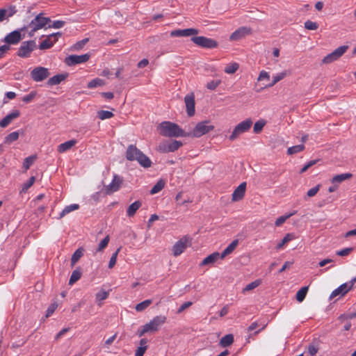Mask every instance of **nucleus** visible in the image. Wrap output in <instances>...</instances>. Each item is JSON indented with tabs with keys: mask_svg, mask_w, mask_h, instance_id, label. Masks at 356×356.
<instances>
[{
	"mask_svg": "<svg viewBox=\"0 0 356 356\" xmlns=\"http://www.w3.org/2000/svg\"><path fill=\"white\" fill-rule=\"evenodd\" d=\"M122 179L120 177L115 175L113 179L108 185L106 187V191L108 194H111L117 191H118L120 188L122 184Z\"/></svg>",
	"mask_w": 356,
	"mask_h": 356,
	"instance_id": "nucleus-19",
	"label": "nucleus"
},
{
	"mask_svg": "<svg viewBox=\"0 0 356 356\" xmlns=\"http://www.w3.org/2000/svg\"><path fill=\"white\" fill-rule=\"evenodd\" d=\"M348 49V45H343L334 49L332 52L327 54L322 60L324 64H330L334 61L339 60Z\"/></svg>",
	"mask_w": 356,
	"mask_h": 356,
	"instance_id": "nucleus-7",
	"label": "nucleus"
},
{
	"mask_svg": "<svg viewBox=\"0 0 356 356\" xmlns=\"http://www.w3.org/2000/svg\"><path fill=\"white\" fill-rule=\"evenodd\" d=\"M348 49V45H343L334 49L332 52L327 54L322 60L324 64H330L334 61L339 60Z\"/></svg>",
	"mask_w": 356,
	"mask_h": 356,
	"instance_id": "nucleus-8",
	"label": "nucleus"
},
{
	"mask_svg": "<svg viewBox=\"0 0 356 356\" xmlns=\"http://www.w3.org/2000/svg\"><path fill=\"white\" fill-rule=\"evenodd\" d=\"M97 116L99 119L104 120L110 119L113 116V113L108 111H100L97 113Z\"/></svg>",
	"mask_w": 356,
	"mask_h": 356,
	"instance_id": "nucleus-46",
	"label": "nucleus"
},
{
	"mask_svg": "<svg viewBox=\"0 0 356 356\" xmlns=\"http://www.w3.org/2000/svg\"><path fill=\"white\" fill-rule=\"evenodd\" d=\"M21 40V33L19 31H14L7 35L4 41L8 44H15L19 42Z\"/></svg>",
	"mask_w": 356,
	"mask_h": 356,
	"instance_id": "nucleus-21",
	"label": "nucleus"
},
{
	"mask_svg": "<svg viewBox=\"0 0 356 356\" xmlns=\"http://www.w3.org/2000/svg\"><path fill=\"white\" fill-rule=\"evenodd\" d=\"M105 85V81L101 79L96 78L90 81L88 83V88H94L99 86H103Z\"/></svg>",
	"mask_w": 356,
	"mask_h": 356,
	"instance_id": "nucleus-35",
	"label": "nucleus"
},
{
	"mask_svg": "<svg viewBox=\"0 0 356 356\" xmlns=\"http://www.w3.org/2000/svg\"><path fill=\"white\" fill-rule=\"evenodd\" d=\"M35 181V177L33 176L31 177L29 181H27L22 185L20 193H26L27 190L33 185Z\"/></svg>",
	"mask_w": 356,
	"mask_h": 356,
	"instance_id": "nucleus-40",
	"label": "nucleus"
},
{
	"mask_svg": "<svg viewBox=\"0 0 356 356\" xmlns=\"http://www.w3.org/2000/svg\"><path fill=\"white\" fill-rule=\"evenodd\" d=\"M308 289L309 286H303L297 292L296 300L298 302H301L304 300L307 293Z\"/></svg>",
	"mask_w": 356,
	"mask_h": 356,
	"instance_id": "nucleus-33",
	"label": "nucleus"
},
{
	"mask_svg": "<svg viewBox=\"0 0 356 356\" xmlns=\"http://www.w3.org/2000/svg\"><path fill=\"white\" fill-rule=\"evenodd\" d=\"M126 159L128 161H136L143 168H149L152 161L145 154H144L136 146L130 145L127 147L126 151Z\"/></svg>",
	"mask_w": 356,
	"mask_h": 356,
	"instance_id": "nucleus-1",
	"label": "nucleus"
},
{
	"mask_svg": "<svg viewBox=\"0 0 356 356\" xmlns=\"http://www.w3.org/2000/svg\"><path fill=\"white\" fill-rule=\"evenodd\" d=\"M238 240H234L221 253L220 259H224L227 255L231 254L238 245Z\"/></svg>",
	"mask_w": 356,
	"mask_h": 356,
	"instance_id": "nucleus-25",
	"label": "nucleus"
},
{
	"mask_svg": "<svg viewBox=\"0 0 356 356\" xmlns=\"http://www.w3.org/2000/svg\"><path fill=\"white\" fill-rule=\"evenodd\" d=\"M252 125V120L250 118H248L240 123H238L234 129L232 134L229 138L233 141L237 139L241 134L247 132Z\"/></svg>",
	"mask_w": 356,
	"mask_h": 356,
	"instance_id": "nucleus-4",
	"label": "nucleus"
},
{
	"mask_svg": "<svg viewBox=\"0 0 356 356\" xmlns=\"http://www.w3.org/2000/svg\"><path fill=\"white\" fill-rule=\"evenodd\" d=\"M142 203L140 201H136L129 206L127 210V215L129 217H132L135 215L137 210L141 207Z\"/></svg>",
	"mask_w": 356,
	"mask_h": 356,
	"instance_id": "nucleus-27",
	"label": "nucleus"
},
{
	"mask_svg": "<svg viewBox=\"0 0 356 356\" xmlns=\"http://www.w3.org/2000/svg\"><path fill=\"white\" fill-rule=\"evenodd\" d=\"M120 250H121V248H118L117 250L112 254V256L110 259L109 263H108L109 268H113L114 267V266L115 265L116 261H117V257H118V254L120 252Z\"/></svg>",
	"mask_w": 356,
	"mask_h": 356,
	"instance_id": "nucleus-49",
	"label": "nucleus"
},
{
	"mask_svg": "<svg viewBox=\"0 0 356 356\" xmlns=\"http://www.w3.org/2000/svg\"><path fill=\"white\" fill-rule=\"evenodd\" d=\"M305 149V145L303 144L290 147L287 149V154L292 155L298 152H300Z\"/></svg>",
	"mask_w": 356,
	"mask_h": 356,
	"instance_id": "nucleus-36",
	"label": "nucleus"
},
{
	"mask_svg": "<svg viewBox=\"0 0 356 356\" xmlns=\"http://www.w3.org/2000/svg\"><path fill=\"white\" fill-rule=\"evenodd\" d=\"M214 126L211 124L209 121H202L198 122L195 128L193 129L189 136H192L195 138L201 137L202 136L213 131Z\"/></svg>",
	"mask_w": 356,
	"mask_h": 356,
	"instance_id": "nucleus-5",
	"label": "nucleus"
},
{
	"mask_svg": "<svg viewBox=\"0 0 356 356\" xmlns=\"http://www.w3.org/2000/svg\"><path fill=\"white\" fill-rule=\"evenodd\" d=\"M182 145L181 142L173 140L171 142L164 141L159 144L158 150L163 153L173 152L178 149Z\"/></svg>",
	"mask_w": 356,
	"mask_h": 356,
	"instance_id": "nucleus-13",
	"label": "nucleus"
},
{
	"mask_svg": "<svg viewBox=\"0 0 356 356\" xmlns=\"http://www.w3.org/2000/svg\"><path fill=\"white\" fill-rule=\"evenodd\" d=\"M266 124V121L264 120H260L256 122L254 124L253 131L255 134H259L261 131L264 127Z\"/></svg>",
	"mask_w": 356,
	"mask_h": 356,
	"instance_id": "nucleus-44",
	"label": "nucleus"
},
{
	"mask_svg": "<svg viewBox=\"0 0 356 356\" xmlns=\"http://www.w3.org/2000/svg\"><path fill=\"white\" fill-rule=\"evenodd\" d=\"M109 241H110V237L108 235H107L103 240H102L99 242L95 252H102L107 247V245L109 243Z\"/></svg>",
	"mask_w": 356,
	"mask_h": 356,
	"instance_id": "nucleus-38",
	"label": "nucleus"
},
{
	"mask_svg": "<svg viewBox=\"0 0 356 356\" xmlns=\"http://www.w3.org/2000/svg\"><path fill=\"white\" fill-rule=\"evenodd\" d=\"M305 28L308 30H316L318 28V24L316 22L307 20L305 22Z\"/></svg>",
	"mask_w": 356,
	"mask_h": 356,
	"instance_id": "nucleus-50",
	"label": "nucleus"
},
{
	"mask_svg": "<svg viewBox=\"0 0 356 356\" xmlns=\"http://www.w3.org/2000/svg\"><path fill=\"white\" fill-rule=\"evenodd\" d=\"M90 55L88 54L83 55H70L65 58V62L67 65H74L83 63L88 60Z\"/></svg>",
	"mask_w": 356,
	"mask_h": 356,
	"instance_id": "nucleus-15",
	"label": "nucleus"
},
{
	"mask_svg": "<svg viewBox=\"0 0 356 356\" xmlns=\"http://www.w3.org/2000/svg\"><path fill=\"white\" fill-rule=\"evenodd\" d=\"M353 248H347L339 251H337L336 254L341 257H344L348 255L352 251Z\"/></svg>",
	"mask_w": 356,
	"mask_h": 356,
	"instance_id": "nucleus-56",
	"label": "nucleus"
},
{
	"mask_svg": "<svg viewBox=\"0 0 356 356\" xmlns=\"http://www.w3.org/2000/svg\"><path fill=\"white\" fill-rule=\"evenodd\" d=\"M147 350V347H138L136 350L135 356H143Z\"/></svg>",
	"mask_w": 356,
	"mask_h": 356,
	"instance_id": "nucleus-64",
	"label": "nucleus"
},
{
	"mask_svg": "<svg viewBox=\"0 0 356 356\" xmlns=\"http://www.w3.org/2000/svg\"><path fill=\"white\" fill-rule=\"evenodd\" d=\"M238 68H239V64L238 63L233 62V63H228L225 66V67L224 69V72L228 74H233L238 70Z\"/></svg>",
	"mask_w": 356,
	"mask_h": 356,
	"instance_id": "nucleus-28",
	"label": "nucleus"
},
{
	"mask_svg": "<svg viewBox=\"0 0 356 356\" xmlns=\"http://www.w3.org/2000/svg\"><path fill=\"white\" fill-rule=\"evenodd\" d=\"M193 305V302H186L184 303H183L180 307L177 310V313L178 314H180L181 312H183L185 309H186L187 308H188L189 307H191V305Z\"/></svg>",
	"mask_w": 356,
	"mask_h": 356,
	"instance_id": "nucleus-59",
	"label": "nucleus"
},
{
	"mask_svg": "<svg viewBox=\"0 0 356 356\" xmlns=\"http://www.w3.org/2000/svg\"><path fill=\"white\" fill-rule=\"evenodd\" d=\"M221 83L220 80H212L207 83V88L209 90H215Z\"/></svg>",
	"mask_w": 356,
	"mask_h": 356,
	"instance_id": "nucleus-51",
	"label": "nucleus"
},
{
	"mask_svg": "<svg viewBox=\"0 0 356 356\" xmlns=\"http://www.w3.org/2000/svg\"><path fill=\"white\" fill-rule=\"evenodd\" d=\"M252 34V29L247 26H241L233 32L230 36L231 41H238L247 35Z\"/></svg>",
	"mask_w": 356,
	"mask_h": 356,
	"instance_id": "nucleus-14",
	"label": "nucleus"
},
{
	"mask_svg": "<svg viewBox=\"0 0 356 356\" xmlns=\"http://www.w3.org/2000/svg\"><path fill=\"white\" fill-rule=\"evenodd\" d=\"M191 40L195 44L201 47L213 49L218 47V42L216 40L204 36H195Z\"/></svg>",
	"mask_w": 356,
	"mask_h": 356,
	"instance_id": "nucleus-9",
	"label": "nucleus"
},
{
	"mask_svg": "<svg viewBox=\"0 0 356 356\" xmlns=\"http://www.w3.org/2000/svg\"><path fill=\"white\" fill-rule=\"evenodd\" d=\"M36 47L33 40L23 42L19 48L17 55L21 58H28Z\"/></svg>",
	"mask_w": 356,
	"mask_h": 356,
	"instance_id": "nucleus-10",
	"label": "nucleus"
},
{
	"mask_svg": "<svg viewBox=\"0 0 356 356\" xmlns=\"http://www.w3.org/2000/svg\"><path fill=\"white\" fill-rule=\"evenodd\" d=\"M166 317L163 315L154 317L149 322L144 325L147 333L158 332L161 327L166 322Z\"/></svg>",
	"mask_w": 356,
	"mask_h": 356,
	"instance_id": "nucleus-6",
	"label": "nucleus"
},
{
	"mask_svg": "<svg viewBox=\"0 0 356 356\" xmlns=\"http://www.w3.org/2000/svg\"><path fill=\"white\" fill-rule=\"evenodd\" d=\"M65 79V76L63 74H57L51 77L48 80V84L50 86H54L59 84L63 80Z\"/></svg>",
	"mask_w": 356,
	"mask_h": 356,
	"instance_id": "nucleus-32",
	"label": "nucleus"
},
{
	"mask_svg": "<svg viewBox=\"0 0 356 356\" xmlns=\"http://www.w3.org/2000/svg\"><path fill=\"white\" fill-rule=\"evenodd\" d=\"M31 79L36 82L42 81L46 79L49 75L50 73L49 70L44 67H35L31 72Z\"/></svg>",
	"mask_w": 356,
	"mask_h": 356,
	"instance_id": "nucleus-11",
	"label": "nucleus"
},
{
	"mask_svg": "<svg viewBox=\"0 0 356 356\" xmlns=\"http://www.w3.org/2000/svg\"><path fill=\"white\" fill-rule=\"evenodd\" d=\"M18 138H19L18 131L12 132L6 137L5 143L10 144V143H13V141L17 140L18 139Z\"/></svg>",
	"mask_w": 356,
	"mask_h": 356,
	"instance_id": "nucleus-48",
	"label": "nucleus"
},
{
	"mask_svg": "<svg viewBox=\"0 0 356 356\" xmlns=\"http://www.w3.org/2000/svg\"><path fill=\"white\" fill-rule=\"evenodd\" d=\"M36 159L35 155L26 157L23 163V167L27 170Z\"/></svg>",
	"mask_w": 356,
	"mask_h": 356,
	"instance_id": "nucleus-47",
	"label": "nucleus"
},
{
	"mask_svg": "<svg viewBox=\"0 0 356 356\" xmlns=\"http://www.w3.org/2000/svg\"><path fill=\"white\" fill-rule=\"evenodd\" d=\"M183 37L190 36L196 35L198 33V31L195 29H182Z\"/></svg>",
	"mask_w": 356,
	"mask_h": 356,
	"instance_id": "nucleus-53",
	"label": "nucleus"
},
{
	"mask_svg": "<svg viewBox=\"0 0 356 356\" xmlns=\"http://www.w3.org/2000/svg\"><path fill=\"white\" fill-rule=\"evenodd\" d=\"M246 190V183H241L233 192L232 196V200L233 202H237L242 200L245 195Z\"/></svg>",
	"mask_w": 356,
	"mask_h": 356,
	"instance_id": "nucleus-18",
	"label": "nucleus"
},
{
	"mask_svg": "<svg viewBox=\"0 0 356 356\" xmlns=\"http://www.w3.org/2000/svg\"><path fill=\"white\" fill-rule=\"evenodd\" d=\"M51 22V19L49 17H44V14L41 13L37 15L35 17L31 20L27 27H24L22 29H30L29 35L32 37L38 30L42 29H46L48 28L47 26Z\"/></svg>",
	"mask_w": 356,
	"mask_h": 356,
	"instance_id": "nucleus-3",
	"label": "nucleus"
},
{
	"mask_svg": "<svg viewBox=\"0 0 356 356\" xmlns=\"http://www.w3.org/2000/svg\"><path fill=\"white\" fill-rule=\"evenodd\" d=\"M190 245L189 238L187 236H184L177 241L172 246V252L175 257L180 255L184 252L186 248Z\"/></svg>",
	"mask_w": 356,
	"mask_h": 356,
	"instance_id": "nucleus-12",
	"label": "nucleus"
},
{
	"mask_svg": "<svg viewBox=\"0 0 356 356\" xmlns=\"http://www.w3.org/2000/svg\"><path fill=\"white\" fill-rule=\"evenodd\" d=\"M269 79H270V74L268 72H267L264 70H261L259 72V76L257 78L258 81H261L264 80L268 81Z\"/></svg>",
	"mask_w": 356,
	"mask_h": 356,
	"instance_id": "nucleus-54",
	"label": "nucleus"
},
{
	"mask_svg": "<svg viewBox=\"0 0 356 356\" xmlns=\"http://www.w3.org/2000/svg\"><path fill=\"white\" fill-rule=\"evenodd\" d=\"M88 41V39L86 38V39L82 40L81 41L76 42L74 45V49H81L87 43Z\"/></svg>",
	"mask_w": 356,
	"mask_h": 356,
	"instance_id": "nucleus-62",
	"label": "nucleus"
},
{
	"mask_svg": "<svg viewBox=\"0 0 356 356\" xmlns=\"http://www.w3.org/2000/svg\"><path fill=\"white\" fill-rule=\"evenodd\" d=\"M165 186V182L163 180H159L151 189L150 193L154 195L161 191Z\"/></svg>",
	"mask_w": 356,
	"mask_h": 356,
	"instance_id": "nucleus-42",
	"label": "nucleus"
},
{
	"mask_svg": "<svg viewBox=\"0 0 356 356\" xmlns=\"http://www.w3.org/2000/svg\"><path fill=\"white\" fill-rule=\"evenodd\" d=\"M294 238V236L292 234H287L286 236L283 238L282 241L279 243L277 245V249L280 250L282 248V247L287 243L288 242L292 241Z\"/></svg>",
	"mask_w": 356,
	"mask_h": 356,
	"instance_id": "nucleus-41",
	"label": "nucleus"
},
{
	"mask_svg": "<svg viewBox=\"0 0 356 356\" xmlns=\"http://www.w3.org/2000/svg\"><path fill=\"white\" fill-rule=\"evenodd\" d=\"M10 46L8 44H3L0 47V58L3 57L4 55L10 50Z\"/></svg>",
	"mask_w": 356,
	"mask_h": 356,
	"instance_id": "nucleus-60",
	"label": "nucleus"
},
{
	"mask_svg": "<svg viewBox=\"0 0 356 356\" xmlns=\"http://www.w3.org/2000/svg\"><path fill=\"white\" fill-rule=\"evenodd\" d=\"M320 187H321V186L319 184H318L317 186L309 189L307 193V196L308 197H312L315 196L317 194V193L319 191Z\"/></svg>",
	"mask_w": 356,
	"mask_h": 356,
	"instance_id": "nucleus-52",
	"label": "nucleus"
},
{
	"mask_svg": "<svg viewBox=\"0 0 356 356\" xmlns=\"http://www.w3.org/2000/svg\"><path fill=\"white\" fill-rule=\"evenodd\" d=\"M79 208V205L77 204H72L70 205H68L64 208V209L61 211L60 213L59 218H62L65 215L68 214L69 213L77 210Z\"/></svg>",
	"mask_w": 356,
	"mask_h": 356,
	"instance_id": "nucleus-30",
	"label": "nucleus"
},
{
	"mask_svg": "<svg viewBox=\"0 0 356 356\" xmlns=\"http://www.w3.org/2000/svg\"><path fill=\"white\" fill-rule=\"evenodd\" d=\"M221 254H219L218 252H213L209 256H207L206 258H204L202 263V266H206L209 264H212L215 263L218 259H220Z\"/></svg>",
	"mask_w": 356,
	"mask_h": 356,
	"instance_id": "nucleus-22",
	"label": "nucleus"
},
{
	"mask_svg": "<svg viewBox=\"0 0 356 356\" xmlns=\"http://www.w3.org/2000/svg\"><path fill=\"white\" fill-rule=\"evenodd\" d=\"M11 122V120L9 119V118L6 115L5 118H3L0 121V126L3 128L6 127Z\"/></svg>",
	"mask_w": 356,
	"mask_h": 356,
	"instance_id": "nucleus-61",
	"label": "nucleus"
},
{
	"mask_svg": "<svg viewBox=\"0 0 356 356\" xmlns=\"http://www.w3.org/2000/svg\"><path fill=\"white\" fill-rule=\"evenodd\" d=\"M76 144V140H70L63 143H61L58 146V152L59 153H63L69 149H70L72 147H74Z\"/></svg>",
	"mask_w": 356,
	"mask_h": 356,
	"instance_id": "nucleus-24",
	"label": "nucleus"
},
{
	"mask_svg": "<svg viewBox=\"0 0 356 356\" xmlns=\"http://www.w3.org/2000/svg\"><path fill=\"white\" fill-rule=\"evenodd\" d=\"M289 73L287 71H283L282 72L277 73L275 75L273 76V81L271 83H268L266 86H264L263 88H271L273 86H275L277 82L282 80L284 78H285Z\"/></svg>",
	"mask_w": 356,
	"mask_h": 356,
	"instance_id": "nucleus-23",
	"label": "nucleus"
},
{
	"mask_svg": "<svg viewBox=\"0 0 356 356\" xmlns=\"http://www.w3.org/2000/svg\"><path fill=\"white\" fill-rule=\"evenodd\" d=\"M108 291H106L103 289L100 290L98 293H96L95 298L99 306L102 305V302L108 297Z\"/></svg>",
	"mask_w": 356,
	"mask_h": 356,
	"instance_id": "nucleus-31",
	"label": "nucleus"
},
{
	"mask_svg": "<svg viewBox=\"0 0 356 356\" xmlns=\"http://www.w3.org/2000/svg\"><path fill=\"white\" fill-rule=\"evenodd\" d=\"M81 277V273L79 270H75L72 272L70 280H69V284L72 285L74 283H75L76 281H78Z\"/></svg>",
	"mask_w": 356,
	"mask_h": 356,
	"instance_id": "nucleus-45",
	"label": "nucleus"
},
{
	"mask_svg": "<svg viewBox=\"0 0 356 356\" xmlns=\"http://www.w3.org/2000/svg\"><path fill=\"white\" fill-rule=\"evenodd\" d=\"M186 112L188 116L191 117L195 114V95L193 93L188 94L184 97Z\"/></svg>",
	"mask_w": 356,
	"mask_h": 356,
	"instance_id": "nucleus-17",
	"label": "nucleus"
},
{
	"mask_svg": "<svg viewBox=\"0 0 356 356\" xmlns=\"http://www.w3.org/2000/svg\"><path fill=\"white\" fill-rule=\"evenodd\" d=\"M152 303V300H145L136 305V310L137 312H143Z\"/></svg>",
	"mask_w": 356,
	"mask_h": 356,
	"instance_id": "nucleus-34",
	"label": "nucleus"
},
{
	"mask_svg": "<svg viewBox=\"0 0 356 356\" xmlns=\"http://www.w3.org/2000/svg\"><path fill=\"white\" fill-rule=\"evenodd\" d=\"M56 307H57V305H55V304H52V305H51L48 307V309H47V314H46V316H47V317L50 316H51V315L54 312V311L56 310Z\"/></svg>",
	"mask_w": 356,
	"mask_h": 356,
	"instance_id": "nucleus-63",
	"label": "nucleus"
},
{
	"mask_svg": "<svg viewBox=\"0 0 356 356\" xmlns=\"http://www.w3.org/2000/svg\"><path fill=\"white\" fill-rule=\"evenodd\" d=\"M160 134L166 137H184L189 134H186L177 124L165 121L159 124Z\"/></svg>",
	"mask_w": 356,
	"mask_h": 356,
	"instance_id": "nucleus-2",
	"label": "nucleus"
},
{
	"mask_svg": "<svg viewBox=\"0 0 356 356\" xmlns=\"http://www.w3.org/2000/svg\"><path fill=\"white\" fill-rule=\"evenodd\" d=\"M35 95H36V92L32 91L29 95L24 96L22 98V100H23V102H24L26 103H29L33 99V98L35 97Z\"/></svg>",
	"mask_w": 356,
	"mask_h": 356,
	"instance_id": "nucleus-58",
	"label": "nucleus"
},
{
	"mask_svg": "<svg viewBox=\"0 0 356 356\" xmlns=\"http://www.w3.org/2000/svg\"><path fill=\"white\" fill-rule=\"evenodd\" d=\"M261 283V280H256L254 282L248 284L242 291V293H245L247 291H252L259 286Z\"/></svg>",
	"mask_w": 356,
	"mask_h": 356,
	"instance_id": "nucleus-37",
	"label": "nucleus"
},
{
	"mask_svg": "<svg viewBox=\"0 0 356 356\" xmlns=\"http://www.w3.org/2000/svg\"><path fill=\"white\" fill-rule=\"evenodd\" d=\"M65 22L63 21L58 20L54 21L52 24L50 23L48 24V28L60 29L64 26Z\"/></svg>",
	"mask_w": 356,
	"mask_h": 356,
	"instance_id": "nucleus-57",
	"label": "nucleus"
},
{
	"mask_svg": "<svg viewBox=\"0 0 356 356\" xmlns=\"http://www.w3.org/2000/svg\"><path fill=\"white\" fill-rule=\"evenodd\" d=\"M60 36L61 33L60 32L48 35L47 38L40 43L39 46L40 49L44 50L51 48Z\"/></svg>",
	"mask_w": 356,
	"mask_h": 356,
	"instance_id": "nucleus-16",
	"label": "nucleus"
},
{
	"mask_svg": "<svg viewBox=\"0 0 356 356\" xmlns=\"http://www.w3.org/2000/svg\"><path fill=\"white\" fill-rule=\"evenodd\" d=\"M296 212L293 211L292 213H290L285 216H280L277 218V220L275 222V225L277 227L281 226L288 218H289L291 216H293Z\"/></svg>",
	"mask_w": 356,
	"mask_h": 356,
	"instance_id": "nucleus-39",
	"label": "nucleus"
},
{
	"mask_svg": "<svg viewBox=\"0 0 356 356\" xmlns=\"http://www.w3.org/2000/svg\"><path fill=\"white\" fill-rule=\"evenodd\" d=\"M353 177V175L351 173H344L341 175H335L332 177L331 182L334 184L337 185L341 183L342 181L350 179Z\"/></svg>",
	"mask_w": 356,
	"mask_h": 356,
	"instance_id": "nucleus-26",
	"label": "nucleus"
},
{
	"mask_svg": "<svg viewBox=\"0 0 356 356\" xmlns=\"http://www.w3.org/2000/svg\"><path fill=\"white\" fill-rule=\"evenodd\" d=\"M3 10L5 11L6 18L12 17L17 12L15 6H10L9 8H5Z\"/></svg>",
	"mask_w": 356,
	"mask_h": 356,
	"instance_id": "nucleus-55",
	"label": "nucleus"
},
{
	"mask_svg": "<svg viewBox=\"0 0 356 356\" xmlns=\"http://www.w3.org/2000/svg\"><path fill=\"white\" fill-rule=\"evenodd\" d=\"M83 251L81 249L76 250L74 253L72 254L71 258V264L74 266L79 261V259L82 257Z\"/></svg>",
	"mask_w": 356,
	"mask_h": 356,
	"instance_id": "nucleus-43",
	"label": "nucleus"
},
{
	"mask_svg": "<svg viewBox=\"0 0 356 356\" xmlns=\"http://www.w3.org/2000/svg\"><path fill=\"white\" fill-rule=\"evenodd\" d=\"M234 342V336L232 334H228L221 338L220 340V345L222 347H227L232 344Z\"/></svg>",
	"mask_w": 356,
	"mask_h": 356,
	"instance_id": "nucleus-29",
	"label": "nucleus"
},
{
	"mask_svg": "<svg viewBox=\"0 0 356 356\" xmlns=\"http://www.w3.org/2000/svg\"><path fill=\"white\" fill-rule=\"evenodd\" d=\"M349 291H350L349 286L347 285V283H343L332 292L330 298L332 299L337 296H343Z\"/></svg>",
	"mask_w": 356,
	"mask_h": 356,
	"instance_id": "nucleus-20",
	"label": "nucleus"
}]
</instances>
